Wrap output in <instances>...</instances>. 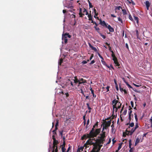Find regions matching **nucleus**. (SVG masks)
<instances>
[{
    "mask_svg": "<svg viewBox=\"0 0 152 152\" xmlns=\"http://www.w3.org/2000/svg\"><path fill=\"white\" fill-rule=\"evenodd\" d=\"M112 104H113V110L115 109V111L117 112L118 109H119L121 107V104L120 102H118V100L114 99L112 101Z\"/></svg>",
    "mask_w": 152,
    "mask_h": 152,
    "instance_id": "obj_1",
    "label": "nucleus"
},
{
    "mask_svg": "<svg viewBox=\"0 0 152 152\" xmlns=\"http://www.w3.org/2000/svg\"><path fill=\"white\" fill-rule=\"evenodd\" d=\"M94 146L92 150L90 152H99L101 147L102 146V145L101 144H97Z\"/></svg>",
    "mask_w": 152,
    "mask_h": 152,
    "instance_id": "obj_2",
    "label": "nucleus"
},
{
    "mask_svg": "<svg viewBox=\"0 0 152 152\" xmlns=\"http://www.w3.org/2000/svg\"><path fill=\"white\" fill-rule=\"evenodd\" d=\"M111 52L112 53L111 56L113 58V60L114 61V63L116 66H118V68H120L119 66L120 65L118 61L117 58L115 57L113 51H111Z\"/></svg>",
    "mask_w": 152,
    "mask_h": 152,
    "instance_id": "obj_3",
    "label": "nucleus"
},
{
    "mask_svg": "<svg viewBox=\"0 0 152 152\" xmlns=\"http://www.w3.org/2000/svg\"><path fill=\"white\" fill-rule=\"evenodd\" d=\"M71 36L68 33H65L63 34L62 35V40L63 41L65 44L67 43V37H68L69 38H70Z\"/></svg>",
    "mask_w": 152,
    "mask_h": 152,
    "instance_id": "obj_4",
    "label": "nucleus"
},
{
    "mask_svg": "<svg viewBox=\"0 0 152 152\" xmlns=\"http://www.w3.org/2000/svg\"><path fill=\"white\" fill-rule=\"evenodd\" d=\"M104 124L103 125V127L102 128L103 131H104V129H107L108 127H109L111 124V120L109 121H104Z\"/></svg>",
    "mask_w": 152,
    "mask_h": 152,
    "instance_id": "obj_5",
    "label": "nucleus"
},
{
    "mask_svg": "<svg viewBox=\"0 0 152 152\" xmlns=\"http://www.w3.org/2000/svg\"><path fill=\"white\" fill-rule=\"evenodd\" d=\"M101 130V128L96 129L93 134H92V136L91 137L93 138L94 137H96L100 133Z\"/></svg>",
    "mask_w": 152,
    "mask_h": 152,
    "instance_id": "obj_6",
    "label": "nucleus"
},
{
    "mask_svg": "<svg viewBox=\"0 0 152 152\" xmlns=\"http://www.w3.org/2000/svg\"><path fill=\"white\" fill-rule=\"evenodd\" d=\"M96 142H91V145H96L97 144H103L104 142L102 140H101L100 139H96L95 140Z\"/></svg>",
    "mask_w": 152,
    "mask_h": 152,
    "instance_id": "obj_7",
    "label": "nucleus"
},
{
    "mask_svg": "<svg viewBox=\"0 0 152 152\" xmlns=\"http://www.w3.org/2000/svg\"><path fill=\"white\" fill-rule=\"evenodd\" d=\"M79 89L78 90V91L79 93H81L82 94L85 96V95L84 94L83 90H84V88L83 86H81L79 87H77Z\"/></svg>",
    "mask_w": 152,
    "mask_h": 152,
    "instance_id": "obj_8",
    "label": "nucleus"
},
{
    "mask_svg": "<svg viewBox=\"0 0 152 152\" xmlns=\"http://www.w3.org/2000/svg\"><path fill=\"white\" fill-rule=\"evenodd\" d=\"M58 143V140H56L53 141L52 152H54V149H55L56 147L57 146V144Z\"/></svg>",
    "mask_w": 152,
    "mask_h": 152,
    "instance_id": "obj_9",
    "label": "nucleus"
},
{
    "mask_svg": "<svg viewBox=\"0 0 152 152\" xmlns=\"http://www.w3.org/2000/svg\"><path fill=\"white\" fill-rule=\"evenodd\" d=\"M66 84L67 85H70L72 87L74 86H75V85L74 84L73 82V81H72L71 80L68 79L67 80Z\"/></svg>",
    "mask_w": 152,
    "mask_h": 152,
    "instance_id": "obj_10",
    "label": "nucleus"
},
{
    "mask_svg": "<svg viewBox=\"0 0 152 152\" xmlns=\"http://www.w3.org/2000/svg\"><path fill=\"white\" fill-rule=\"evenodd\" d=\"M92 138L91 137V136L89 135V134H87L84 135L83 136L81 137V139L82 140H84L86 139L87 138Z\"/></svg>",
    "mask_w": 152,
    "mask_h": 152,
    "instance_id": "obj_11",
    "label": "nucleus"
},
{
    "mask_svg": "<svg viewBox=\"0 0 152 152\" xmlns=\"http://www.w3.org/2000/svg\"><path fill=\"white\" fill-rule=\"evenodd\" d=\"M99 23L102 26L107 27V24H106L104 21H102L100 19L99 20Z\"/></svg>",
    "mask_w": 152,
    "mask_h": 152,
    "instance_id": "obj_12",
    "label": "nucleus"
},
{
    "mask_svg": "<svg viewBox=\"0 0 152 152\" xmlns=\"http://www.w3.org/2000/svg\"><path fill=\"white\" fill-rule=\"evenodd\" d=\"M72 80L74 81L75 85L78 83V82H79V79H78L77 76H75L74 77V79H72Z\"/></svg>",
    "mask_w": 152,
    "mask_h": 152,
    "instance_id": "obj_13",
    "label": "nucleus"
},
{
    "mask_svg": "<svg viewBox=\"0 0 152 152\" xmlns=\"http://www.w3.org/2000/svg\"><path fill=\"white\" fill-rule=\"evenodd\" d=\"M106 28H107L109 31L111 32H113L114 31V29L113 28H112L110 25L107 26Z\"/></svg>",
    "mask_w": 152,
    "mask_h": 152,
    "instance_id": "obj_14",
    "label": "nucleus"
},
{
    "mask_svg": "<svg viewBox=\"0 0 152 152\" xmlns=\"http://www.w3.org/2000/svg\"><path fill=\"white\" fill-rule=\"evenodd\" d=\"M83 11L82 10L81 8H80V11L79 14L80 15V17H83L84 15V13H83Z\"/></svg>",
    "mask_w": 152,
    "mask_h": 152,
    "instance_id": "obj_15",
    "label": "nucleus"
},
{
    "mask_svg": "<svg viewBox=\"0 0 152 152\" xmlns=\"http://www.w3.org/2000/svg\"><path fill=\"white\" fill-rule=\"evenodd\" d=\"M145 4L146 7L147 9L148 10L150 5L149 2L148 1H145Z\"/></svg>",
    "mask_w": 152,
    "mask_h": 152,
    "instance_id": "obj_16",
    "label": "nucleus"
},
{
    "mask_svg": "<svg viewBox=\"0 0 152 152\" xmlns=\"http://www.w3.org/2000/svg\"><path fill=\"white\" fill-rule=\"evenodd\" d=\"M136 129H135V128H133L130 131H129V135H132L133 133L136 130Z\"/></svg>",
    "mask_w": 152,
    "mask_h": 152,
    "instance_id": "obj_17",
    "label": "nucleus"
},
{
    "mask_svg": "<svg viewBox=\"0 0 152 152\" xmlns=\"http://www.w3.org/2000/svg\"><path fill=\"white\" fill-rule=\"evenodd\" d=\"M88 44L89 46L91 48L92 50H94L95 52H96L97 51V50L96 48L93 47L90 43H88Z\"/></svg>",
    "mask_w": 152,
    "mask_h": 152,
    "instance_id": "obj_18",
    "label": "nucleus"
},
{
    "mask_svg": "<svg viewBox=\"0 0 152 152\" xmlns=\"http://www.w3.org/2000/svg\"><path fill=\"white\" fill-rule=\"evenodd\" d=\"M102 133L100 134V136L105 138L106 137V132H104L103 130H102Z\"/></svg>",
    "mask_w": 152,
    "mask_h": 152,
    "instance_id": "obj_19",
    "label": "nucleus"
},
{
    "mask_svg": "<svg viewBox=\"0 0 152 152\" xmlns=\"http://www.w3.org/2000/svg\"><path fill=\"white\" fill-rule=\"evenodd\" d=\"M91 11H90V14H88L87 15H88V20H91L92 21V16L91 14Z\"/></svg>",
    "mask_w": 152,
    "mask_h": 152,
    "instance_id": "obj_20",
    "label": "nucleus"
},
{
    "mask_svg": "<svg viewBox=\"0 0 152 152\" xmlns=\"http://www.w3.org/2000/svg\"><path fill=\"white\" fill-rule=\"evenodd\" d=\"M94 128H94L93 127V128H92L91 130L90 131L89 133V135L91 136H91L92 134H93L95 131L94 129Z\"/></svg>",
    "mask_w": 152,
    "mask_h": 152,
    "instance_id": "obj_21",
    "label": "nucleus"
},
{
    "mask_svg": "<svg viewBox=\"0 0 152 152\" xmlns=\"http://www.w3.org/2000/svg\"><path fill=\"white\" fill-rule=\"evenodd\" d=\"M121 9H122V8L120 6L116 7L115 9V12H116V10H120Z\"/></svg>",
    "mask_w": 152,
    "mask_h": 152,
    "instance_id": "obj_22",
    "label": "nucleus"
},
{
    "mask_svg": "<svg viewBox=\"0 0 152 152\" xmlns=\"http://www.w3.org/2000/svg\"><path fill=\"white\" fill-rule=\"evenodd\" d=\"M79 80L82 82L83 83H86V80L83 78H79Z\"/></svg>",
    "mask_w": 152,
    "mask_h": 152,
    "instance_id": "obj_23",
    "label": "nucleus"
},
{
    "mask_svg": "<svg viewBox=\"0 0 152 152\" xmlns=\"http://www.w3.org/2000/svg\"><path fill=\"white\" fill-rule=\"evenodd\" d=\"M126 125H129L131 127H133L134 126V124L133 122H132L131 123H128L126 124Z\"/></svg>",
    "mask_w": 152,
    "mask_h": 152,
    "instance_id": "obj_24",
    "label": "nucleus"
},
{
    "mask_svg": "<svg viewBox=\"0 0 152 152\" xmlns=\"http://www.w3.org/2000/svg\"><path fill=\"white\" fill-rule=\"evenodd\" d=\"M134 20L136 21V23H138L139 22V18L137 17H136L134 15Z\"/></svg>",
    "mask_w": 152,
    "mask_h": 152,
    "instance_id": "obj_25",
    "label": "nucleus"
},
{
    "mask_svg": "<svg viewBox=\"0 0 152 152\" xmlns=\"http://www.w3.org/2000/svg\"><path fill=\"white\" fill-rule=\"evenodd\" d=\"M86 13V15H88V12L87 11V10L85 8H83V13Z\"/></svg>",
    "mask_w": 152,
    "mask_h": 152,
    "instance_id": "obj_26",
    "label": "nucleus"
},
{
    "mask_svg": "<svg viewBox=\"0 0 152 152\" xmlns=\"http://www.w3.org/2000/svg\"><path fill=\"white\" fill-rule=\"evenodd\" d=\"M140 140L139 138H137L136 140L135 145H136L140 142Z\"/></svg>",
    "mask_w": 152,
    "mask_h": 152,
    "instance_id": "obj_27",
    "label": "nucleus"
},
{
    "mask_svg": "<svg viewBox=\"0 0 152 152\" xmlns=\"http://www.w3.org/2000/svg\"><path fill=\"white\" fill-rule=\"evenodd\" d=\"M122 144H123V143L121 142V143H119L118 144L119 146H118V150H119L121 149V147H122Z\"/></svg>",
    "mask_w": 152,
    "mask_h": 152,
    "instance_id": "obj_28",
    "label": "nucleus"
},
{
    "mask_svg": "<svg viewBox=\"0 0 152 152\" xmlns=\"http://www.w3.org/2000/svg\"><path fill=\"white\" fill-rule=\"evenodd\" d=\"M126 135H129V133H127L126 132H123V137H126Z\"/></svg>",
    "mask_w": 152,
    "mask_h": 152,
    "instance_id": "obj_29",
    "label": "nucleus"
},
{
    "mask_svg": "<svg viewBox=\"0 0 152 152\" xmlns=\"http://www.w3.org/2000/svg\"><path fill=\"white\" fill-rule=\"evenodd\" d=\"M98 138L99 139H100L102 141H103L104 142L105 141V138H104V137H102L101 136H98Z\"/></svg>",
    "mask_w": 152,
    "mask_h": 152,
    "instance_id": "obj_30",
    "label": "nucleus"
},
{
    "mask_svg": "<svg viewBox=\"0 0 152 152\" xmlns=\"http://www.w3.org/2000/svg\"><path fill=\"white\" fill-rule=\"evenodd\" d=\"M123 13L124 15H125L126 14L127 12L126 10L125 9H122Z\"/></svg>",
    "mask_w": 152,
    "mask_h": 152,
    "instance_id": "obj_31",
    "label": "nucleus"
},
{
    "mask_svg": "<svg viewBox=\"0 0 152 152\" xmlns=\"http://www.w3.org/2000/svg\"><path fill=\"white\" fill-rule=\"evenodd\" d=\"M83 151V148L81 147L80 148H79L77 150V152H81V151Z\"/></svg>",
    "mask_w": 152,
    "mask_h": 152,
    "instance_id": "obj_32",
    "label": "nucleus"
},
{
    "mask_svg": "<svg viewBox=\"0 0 152 152\" xmlns=\"http://www.w3.org/2000/svg\"><path fill=\"white\" fill-rule=\"evenodd\" d=\"M94 28H95V29L97 31L98 33L99 32V31L100 30V28H99L96 27V26H94Z\"/></svg>",
    "mask_w": 152,
    "mask_h": 152,
    "instance_id": "obj_33",
    "label": "nucleus"
},
{
    "mask_svg": "<svg viewBox=\"0 0 152 152\" xmlns=\"http://www.w3.org/2000/svg\"><path fill=\"white\" fill-rule=\"evenodd\" d=\"M77 83H78V85H77V87H79L82 86L81 85V84L83 83H82V82H81L79 80V82H78Z\"/></svg>",
    "mask_w": 152,
    "mask_h": 152,
    "instance_id": "obj_34",
    "label": "nucleus"
},
{
    "mask_svg": "<svg viewBox=\"0 0 152 152\" xmlns=\"http://www.w3.org/2000/svg\"><path fill=\"white\" fill-rule=\"evenodd\" d=\"M91 23H93L94 24H95V26L97 27V26H98V24H97L96 22L94 21L93 20H92V21H91Z\"/></svg>",
    "mask_w": 152,
    "mask_h": 152,
    "instance_id": "obj_35",
    "label": "nucleus"
},
{
    "mask_svg": "<svg viewBox=\"0 0 152 152\" xmlns=\"http://www.w3.org/2000/svg\"><path fill=\"white\" fill-rule=\"evenodd\" d=\"M91 142H92V141L89 139L87 141L86 143L90 144L91 145Z\"/></svg>",
    "mask_w": 152,
    "mask_h": 152,
    "instance_id": "obj_36",
    "label": "nucleus"
},
{
    "mask_svg": "<svg viewBox=\"0 0 152 152\" xmlns=\"http://www.w3.org/2000/svg\"><path fill=\"white\" fill-rule=\"evenodd\" d=\"M86 105L87 106V108L88 110H91V108L89 106V103H87Z\"/></svg>",
    "mask_w": 152,
    "mask_h": 152,
    "instance_id": "obj_37",
    "label": "nucleus"
},
{
    "mask_svg": "<svg viewBox=\"0 0 152 152\" xmlns=\"http://www.w3.org/2000/svg\"><path fill=\"white\" fill-rule=\"evenodd\" d=\"M129 19L130 20H131L132 21H133V19L132 16L130 14L129 15Z\"/></svg>",
    "mask_w": 152,
    "mask_h": 152,
    "instance_id": "obj_38",
    "label": "nucleus"
},
{
    "mask_svg": "<svg viewBox=\"0 0 152 152\" xmlns=\"http://www.w3.org/2000/svg\"><path fill=\"white\" fill-rule=\"evenodd\" d=\"M101 62H102V63L104 65H106V63L105 62V61H104V59H103V60H101Z\"/></svg>",
    "mask_w": 152,
    "mask_h": 152,
    "instance_id": "obj_39",
    "label": "nucleus"
},
{
    "mask_svg": "<svg viewBox=\"0 0 152 152\" xmlns=\"http://www.w3.org/2000/svg\"><path fill=\"white\" fill-rule=\"evenodd\" d=\"M134 115H135V118L136 120V122H137L138 121V118L137 117V114L135 113H134Z\"/></svg>",
    "mask_w": 152,
    "mask_h": 152,
    "instance_id": "obj_40",
    "label": "nucleus"
},
{
    "mask_svg": "<svg viewBox=\"0 0 152 152\" xmlns=\"http://www.w3.org/2000/svg\"><path fill=\"white\" fill-rule=\"evenodd\" d=\"M98 122H97L93 126L94 128H95L96 127L97 128L98 127Z\"/></svg>",
    "mask_w": 152,
    "mask_h": 152,
    "instance_id": "obj_41",
    "label": "nucleus"
},
{
    "mask_svg": "<svg viewBox=\"0 0 152 152\" xmlns=\"http://www.w3.org/2000/svg\"><path fill=\"white\" fill-rule=\"evenodd\" d=\"M88 1H89V0ZM88 3H89V7L90 8L93 7V6L92 5V4L89 1H88Z\"/></svg>",
    "mask_w": 152,
    "mask_h": 152,
    "instance_id": "obj_42",
    "label": "nucleus"
},
{
    "mask_svg": "<svg viewBox=\"0 0 152 152\" xmlns=\"http://www.w3.org/2000/svg\"><path fill=\"white\" fill-rule=\"evenodd\" d=\"M131 139H130L129 140V148H131V147L132 145V143H131Z\"/></svg>",
    "mask_w": 152,
    "mask_h": 152,
    "instance_id": "obj_43",
    "label": "nucleus"
},
{
    "mask_svg": "<svg viewBox=\"0 0 152 152\" xmlns=\"http://www.w3.org/2000/svg\"><path fill=\"white\" fill-rule=\"evenodd\" d=\"M91 94H92V95L93 96V97H94V98H96V95L94 94V91H92V92H91Z\"/></svg>",
    "mask_w": 152,
    "mask_h": 152,
    "instance_id": "obj_44",
    "label": "nucleus"
},
{
    "mask_svg": "<svg viewBox=\"0 0 152 152\" xmlns=\"http://www.w3.org/2000/svg\"><path fill=\"white\" fill-rule=\"evenodd\" d=\"M63 59L61 58L59 62V64L60 65H61L62 63L63 62Z\"/></svg>",
    "mask_w": 152,
    "mask_h": 152,
    "instance_id": "obj_45",
    "label": "nucleus"
},
{
    "mask_svg": "<svg viewBox=\"0 0 152 152\" xmlns=\"http://www.w3.org/2000/svg\"><path fill=\"white\" fill-rule=\"evenodd\" d=\"M58 120H57L56 121V123L55 126L57 127L58 126Z\"/></svg>",
    "mask_w": 152,
    "mask_h": 152,
    "instance_id": "obj_46",
    "label": "nucleus"
},
{
    "mask_svg": "<svg viewBox=\"0 0 152 152\" xmlns=\"http://www.w3.org/2000/svg\"><path fill=\"white\" fill-rule=\"evenodd\" d=\"M139 127V125L138 123H136L135 126L134 127L135 129H137Z\"/></svg>",
    "mask_w": 152,
    "mask_h": 152,
    "instance_id": "obj_47",
    "label": "nucleus"
},
{
    "mask_svg": "<svg viewBox=\"0 0 152 152\" xmlns=\"http://www.w3.org/2000/svg\"><path fill=\"white\" fill-rule=\"evenodd\" d=\"M65 141H63V144L62 145H61L62 147H65Z\"/></svg>",
    "mask_w": 152,
    "mask_h": 152,
    "instance_id": "obj_48",
    "label": "nucleus"
},
{
    "mask_svg": "<svg viewBox=\"0 0 152 152\" xmlns=\"http://www.w3.org/2000/svg\"><path fill=\"white\" fill-rule=\"evenodd\" d=\"M56 148H55L54 149V152H58V147L57 146H56L55 147Z\"/></svg>",
    "mask_w": 152,
    "mask_h": 152,
    "instance_id": "obj_49",
    "label": "nucleus"
},
{
    "mask_svg": "<svg viewBox=\"0 0 152 152\" xmlns=\"http://www.w3.org/2000/svg\"><path fill=\"white\" fill-rule=\"evenodd\" d=\"M110 86H107V87H106V88L107 89V92H108L109 91V88H110Z\"/></svg>",
    "mask_w": 152,
    "mask_h": 152,
    "instance_id": "obj_50",
    "label": "nucleus"
},
{
    "mask_svg": "<svg viewBox=\"0 0 152 152\" xmlns=\"http://www.w3.org/2000/svg\"><path fill=\"white\" fill-rule=\"evenodd\" d=\"M100 36L103 38L104 39H105L106 38V37L104 35H103L102 34H100Z\"/></svg>",
    "mask_w": 152,
    "mask_h": 152,
    "instance_id": "obj_51",
    "label": "nucleus"
},
{
    "mask_svg": "<svg viewBox=\"0 0 152 152\" xmlns=\"http://www.w3.org/2000/svg\"><path fill=\"white\" fill-rule=\"evenodd\" d=\"M87 63V61H85V60H84L82 62V63L83 64H86Z\"/></svg>",
    "mask_w": 152,
    "mask_h": 152,
    "instance_id": "obj_52",
    "label": "nucleus"
},
{
    "mask_svg": "<svg viewBox=\"0 0 152 152\" xmlns=\"http://www.w3.org/2000/svg\"><path fill=\"white\" fill-rule=\"evenodd\" d=\"M127 110H125L123 112V114L124 115H126L127 113Z\"/></svg>",
    "mask_w": 152,
    "mask_h": 152,
    "instance_id": "obj_53",
    "label": "nucleus"
},
{
    "mask_svg": "<svg viewBox=\"0 0 152 152\" xmlns=\"http://www.w3.org/2000/svg\"><path fill=\"white\" fill-rule=\"evenodd\" d=\"M131 3H132V5H135V3L132 0H131Z\"/></svg>",
    "mask_w": 152,
    "mask_h": 152,
    "instance_id": "obj_54",
    "label": "nucleus"
},
{
    "mask_svg": "<svg viewBox=\"0 0 152 152\" xmlns=\"http://www.w3.org/2000/svg\"><path fill=\"white\" fill-rule=\"evenodd\" d=\"M94 54H91V57H90V58H89V59L90 60H91L92 59V58L94 57Z\"/></svg>",
    "mask_w": 152,
    "mask_h": 152,
    "instance_id": "obj_55",
    "label": "nucleus"
},
{
    "mask_svg": "<svg viewBox=\"0 0 152 152\" xmlns=\"http://www.w3.org/2000/svg\"><path fill=\"white\" fill-rule=\"evenodd\" d=\"M95 62V61L94 60H92L91 62L90 63V64H94Z\"/></svg>",
    "mask_w": 152,
    "mask_h": 152,
    "instance_id": "obj_56",
    "label": "nucleus"
},
{
    "mask_svg": "<svg viewBox=\"0 0 152 152\" xmlns=\"http://www.w3.org/2000/svg\"><path fill=\"white\" fill-rule=\"evenodd\" d=\"M115 138H113L112 139L113 144H114L116 142V140H115Z\"/></svg>",
    "mask_w": 152,
    "mask_h": 152,
    "instance_id": "obj_57",
    "label": "nucleus"
},
{
    "mask_svg": "<svg viewBox=\"0 0 152 152\" xmlns=\"http://www.w3.org/2000/svg\"><path fill=\"white\" fill-rule=\"evenodd\" d=\"M94 14H95V15H94V17L95 18H96V16L98 15V13H94Z\"/></svg>",
    "mask_w": 152,
    "mask_h": 152,
    "instance_id": "obj_58",
    "label": "nucleus"
},
{
    "mask_svg": "<svg viewBox=\"0 0 152 152\" xmlns=\"http://www.w3.org/2000/svg\"><path fill=\"white\" fill-rule=\"evenodd\" d=\"M71 146H69V147H68V148L67 150V151H66V152H68L70 149H71Z\"/></svg>",
    "mask_w": 152,
    "mask_h": 152,
    "instance_id": "obj_59",
    "label": "nucleus"
},
{
    "mask_svg": "<svg viewBox=\"0 0 152 152\" xmlns=\"http://www.w3.org/2000/svg\"><path fill=\"white\" fill-rule=\"evenodd\" d=\"M60 134V135H61V137H62V134H63V131L62 130V131H60L59 132Z\"/></svg>",
    "mask_w": 152,
    "mask_h": 152,
    "instance_id": "obj_60",
    "label": "nucleus"
},
{
    "mask_svg": "<svg viewBox=\"0 0 152 152\" xmlns=\"http://www.w3.org/2000/svg\"><path fill=\"white\" fill-rule=\"evenodd\" d=\"M120 90L122 92L124 89L123 88H122L121 86H119Z\"/></svg>",
    "mask_w": 152,
    "mask_h": 152,
    "instance_id": "obj_61",
    "label": "nucleus"
},
{
    "mask_svg": "<svg viewBox=\"0 0 152 152\" xmlns=\"http://www.w3.org/2000/svg\"><path fill=\"white\" fill-rule=\"evenodd\" d=\"M131 104L132 107H134V103L132 101L131 102Z\"/></svg>",
    "mask_w": 152,
    "mask_h": 152,
    "instance_id": "obj_62",
    "label": "nucleus"
},
{
    "mask_svg": "<svg viewBox=\"0 0 152 152\" xmlns=\"http://www.w3.org/2000/svg\"><path fill=\"white\" fill-rule=\"evenodd\" d=\"M52 138L53 141L56 140L55 138L54 135H52Z\"/></svg>",
    "mask_w": 152,
    "mask_h": 152,
    "instance_id": "obj_63",
    "label": "nucleus"
},
{
    "mask_svg": "<svg viewBox=\"0 0 152 152\" xmlns=\"http://www.w3.org/2000/svg\"><path fill=\"white\" fill-rule=\"evenodd\" d=\"M129 122L131 120V115H129Z\"/></svg>",
    "mask_w": 152,
    "mask_h": 152,
    "instance_id": "obj_64",
    "label": "nucleus"
}]
</instances>
